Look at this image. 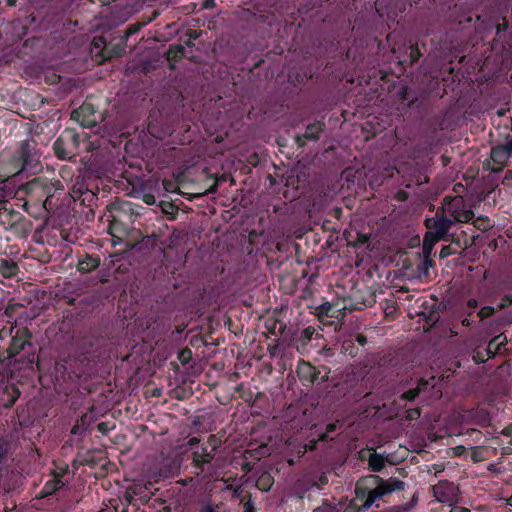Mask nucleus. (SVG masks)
<instances>
[{"mask_svg": "<svg viewBox=\"0 0 512 512\" xmlns=\"http://www.w3.org/2000/svg\"><path fill=\"white\" fill-rule=\"evenodd\" d=\"M403 488L404 482L396 478L383 480L375 475L364 477L356 485L352 506L358 512L367 510L383 496Z\"/></svg>", "mask_w": 512, "mask_h": 512, "instance_id": "nucleus-1", "label": "nucleus"}, {"mask_svg": "<svg viewBox=\"0 0 512 512\" xmlns=\"http://www.w3.org/2000/svg\"><path fill=\"white\" fill-rule=\"evenodd\" d=\"M442 214L453 221L468 222L472 219V212L464 209V200L460 196L446 198L442 206Z\"/></svg>", "mask_w": 512, "mask_h": 512, "instance_id": "nucleus-2", "label": "nucleus"}, {"mask_svg": "<svg viewBox=\"0 0 512 512\" xmlns=\"http://www.w3.org/2000/svg\"><path fill=\"white\" fill-rule=\"evenodd\" d=\"M433 493L437 501L452 503L457 500L458 488L452 482L441 481L433 487Z\"/></svg>", "mask_w": 512, "mask_h": 512, "instance_id": "nucleus-3", "label": "nucleus"}, {"mask_svg": "<svg viewBox=\"0 0 512 512\" xmlns=\"http://www.w3.org/2000/svg\"><path fill=\"white\" fill-rule=\"evenodd\" d=\"M454 221L444 214H436L435 217L426 219L425 224L428 230H431L442 239L447 235Z\"/></svg>", "mask_w": 512, "mask_h": 512, "instance_id": "nucleus-4", "label": "nucleus"}, {"mask_svg": "<svg viewBox=\"0 0 512 512\" xmlns=\"http://www.w3.org/2000/svg\"><path fill=\"white\" fill-rule=\"evenodd\" d=\"M442 238L440 236H438L437 234H435L434 232H432L431 230H429L425 236H424V239H423V252L424 254L426 255H430L434 245L439 241L441 240Z\"/></svg>", "mask_w": 512, "mask_h": 512, "instance_id": "nucleus-5", "label": "nucleus"}, {"mask_svg": "<svg viewBox=\"0 0 512 512\" xmlns=\"http://www.w3.org/2000/svg\"><path fill=\"white\" fill-rule=\"evenodd\" d=\"M297 372L301 378L307 379L310 378L311 382H314L316 378V373L314 368L305 362H302L299 364Z\"/></svg>", "mask_w": 512, "mask_h": 512, "instance_id": "nucleus-6", "label": "nucleus"}, {"mask_svg": "<svg viewBox=\"0 0 512 512\" xmlns=\"http://www.w3.org/2000/svg\"><path fill=\"white\" fill-rule=\"evenodd\" d=\"M384 459L381 455L371 454L369 458V466L372 471L379 472L384 467Z\"/></svg>", "mask_w": 512, "mask_h": 512, "instance_id": "nucleus-7", "label": "nucleus"}, {"mask_svg": "<svg viewBox=\"0 0 512 512\" xmlns=\"http://www.w3.org/2000/svg\"><path fill=\"white\" fill-rule=\"evenodd\" d=\"M212 459V456L210 452L207 451L206 448H203V451L201 453L195 452L194 453V462L197 465L208 463Z\"/></svg>", "mask_w": 512, "mask_h": 512, "instance_id": "nucleus-8", "label": "nucleus"}, {"mask_svg": "<svg viewBox=\"0 0 512 512\" xmlns=\"http://www.w3.org/2000/svg\"><path fill=\"white\" fill-rule=\"evenodd\" d=\"M62 486V483L60 480H52L45 484L43 491L45 494H50L56 490H58Z\"/></svg>", "mask_w": 512, "mask_h": 512, "instance_id": "nucleus-9", "label": "nucleus"}, {"mask_svg": "<svg viewBox=\"0 0 512 512\" xmlns=\"http://www.w3.org/2000/svg\"><path fill=\"white\" fill-rule=\"evenodd\" d=\"M320 131H321L320 125H312L307 128L306 136L308 138L316 139V138H318V134Z\"/></svg>", "mask_w": 512, "mask_h": 512, "instance_id": "nucleus-10", "label": "nucleus"}, {"mask_svg": "<svg viewBox=\"0 0 512 512\" xmlns=\"http://www.w3.org/2000/svg\"><path fill=\"white\" fill-rule=\"evenodd\" d=\"M422 384H419L416 389L409 390L402 394V398L406 400H413L421 390Z\"/></svg>", "mask_w": 512, "mask_h": 512, "instance_id": "nucleus-11", "label": "nucleus"}, {"mask_svg": "<svg viewBox=\"0 0 512 512\" xmlns=\"http://www.w3.org/2000/svg\"><path fill=\"white\" fill-rule=\"evenodd\" d=\"M506 341V337L502 336V335H499L497 337H495L490 343H489V349H491L492 347H498L499 345H502L504 344V342Z\"/></svg>", "mask_w": 512, "mask_h": 512, "instance_id": "nucleus-12", "label": "nucleus"}, {"mask_svg": "<svg viewBox=\"0 0 512 512\" xmlns=\"http://www.w3.org/2000/svg\"><path fill=\"white\" fill-rule=\"evenodd\" d=\"M453 454L456 456L462 455L465 451V447L462 445L456 446L453 449Z\"/></svg>", "mask_w": 512, "mask_h": 512, "instance_id": "nucleus-13", "label": "nucleus"}, {"mask_svg": "<svg viewBox=\"0 0 512 512\" xmlns=\"http://www.w3.org/2000/svg\"><path fill=\"white\" fill-rule=\"evenodd\" d=\"M450 512H470V510L465 507L454 506L451 508Z\"/></svg>", "mask_w": 512, "mask_h": 512, "instance_id": "nucleus-14", "label": "nucleus"}, {"mask_svg": "<svg viewBox=\"0 0 512 512\" xmlns=\"http://www.w3.org/2000/svg\"><path fill=\"white\" fill-rule=\"evenodd\" d=\"M198 443H199V439H198V438H196V437H193V438H191V439L188 441V443H187V444H188L190 447H192V446H194V445H196V444H198Z\"/></svg>", "mask_w": 512, "mask_h": 512, "instance_id": "nucleus-15", "label": "nucleus"}, {"mask_svg": "<svg viewBox=\"0 0 512 512\" xmlns=\"http://www.w3.org/2000/svg\"><path fill=\"white\" fill-rule=\"evenodd\" d=\"M498 153H499V150H496V149L492 150V156L494 159L497 157Z\"/></svg>", "mask_w": 512, "mask_h": 512, "instance_id": "nucleus-16", "label": "nucleus"}, {"mask_svg": "<svg viewBox=\"0 0 512 512\" xmlns=\"http://www.w3.org/2000/svg\"><path fill=\"white\" fill-rule=\"evenodd\" d=\"M506 433L512 435V425L506 428Z\"/></svg>", "mask_w": 512, "mask_h": 512, "instance_id": "nucleus-17", "label": "nucleus"}, {"mask_svg": "<svg viewBox=\"0 0 512 512\" xmlns=\"http://www.w3.org/2000/svg\"><path fill=\"white\" fill-rule=\"evenodd\" d=\"M335 427H336V425H335V424H330V425L328 426V431L330 432V431L334 430V429H335Z\"/></svg>", "mask_w": 512, "mask_h": 512, "instance_id": "nucleus-18", "label": "nucleus"}, {"mask_svg": "<svg viewBox=\"0 0 512 512\" xmlns=\"http://www.w3.org/2000/svg\"><path fill=\"white\" fill-rule=\"evenodd\" d=\"M468 303H469V305H470L471 307L476 306V301H474V300H470Z\"/></svg>", "mask_w": 512, "mask_h": 512, "instance_id": "nucleus-19", "label": "nucleus"}, {"mask_svg": "<svg viewBox=\"0 0 512 512\" xmlns=\"http://www.w3.org/2000/svg\"><path fill=\"white\" fill-rule=\"evenodd\" d=\"M446 255H447V251H445V248H443L441 251V256L445 257Z\"/></svg>", "mask_w": 512, "mask_h": 512, "instance_id": "nucleus-20", "label": "nucleus"}, {"mask_svg": "<svg viewBox=\"0 0 512 512\" xmlns=\"http://www.w3.org/2000/svg\"><path fill=\"white\" fill-rule=\"evenodd\" d=\"M165 190L170 191L171 185H167V183L164 184Z\"/></svg>", "mask_w": 512, "mask_h": 512, "instance_id": "nucleus-21", "label": "nucleus"}, {"mask_svg": "<svg viewBox=\"0 0 512 512\" xmlns=\"http://www.w3.org/2000/svg\"><path fill=\"white\" fill-rule=\"evenodd\" d=\"M165 190L170 191L171 185H167V183L164 184Z\"/></svg>", "mask_w": 512, "mask_h": 512, "instance_id": "nucleus-22", "label": "nucleus"}, {"mask_svg": "<svg viewBox=\"0 0 512 512\" xmlns=\"http://www.w3.org/2000/svg\"><path fill=\"white\" fill-rule=\"evenodd\" d=\"M418 414H419V413H418V411H417V410H415V411H413V412L411 413L410 417L412 418L413 416L418 415Z\"/></svg>", "mask_w": 512, "mask_h": 512, "instance_id": "nucleus-23", "label": "nucleus"}, {"mask_svg": "<svg viewBox=\"0 0 512 512\" xmlns=\"http://www.w3.org/2000/svg\"><path fill=\"white\" fill-rule=\"evenodd\" d=\"M202 512H213L211 508H205Z\"/></svg>", "mask_w": 512, "mask_h": 512, "instance_id": "nucleus-24", "label": "nucleus"}, {"mask_svg": "<svg viewBox=\"0 0 512 512\" xmlns=\"http://www.w3.org/2000/svg\"><path fill=\"white\" fill-rule=\"evenodd\" d=\"M80 269H81V270L86 269V267H84V263H81V264H80Z\"/></svg>", "mask_w": 512, "mask_h": 512, "instance_id": "nucleus-25", "label": "nucleus"}, {"mask_svg": "<svg viewBox=\"0 0 512 512\" xmlns=\"http://www.w3.org/2000/svg\"><path fill=\"white\" fill-rule=\"evenodd\" d=\"M12 350L15 351V353H18V350H16V343L14 344V346L12 347Z\"/></svg>", "mask_w": 512, "mask_h": 512, "instance_id": "nucleus-26", "label": "nucleus"}, {"mask_svg": "<svg viewBox=\"0 0 512 512\" xmlns=\"http://www.w3.org/2000/svg\"><path fill=\"white\" fill-rule=\"evenodd\" d=\"M508 503H509V505H511V506H512V495L510 496V498H509V500H508Z\"/></svg>", "mask_w": 512, "mask_h": 512, "instance_id": "nucleus-27", "label": "nucleus"}, {"mask_svg": "<svg viewBox=\"0 0 512 512\" xmlns=\"http://www.w3.org/2000/svg\"><path fill=\"white\" fill-rule=\"evenodd\" d=\"M244 512H252V511L246 506Z\"/></svg>", "mask_w": 512, "mask_h": 512, "instance_id": "nucleus-28", "label": "nucleus"}, {"mask_svg": "<svg viewBox=\"0 0 512 512\" xmlns=\"http://www.w3.org/2000/svg\"><path fill=\"white\" fill-rule=\"evenodd\" d=\"M24 346H25V342H23L20 346L21 349H24Z\"/></svg>", "mask_w": 512, "mask_h": 512, "instance_id": "nucleus-29", "label": "nucleus"}, {"mask_svg": "<svg viewBox=\"0 0 512 512\" xmlns=\"http://www.w3.org/2000/svg\"><path fill=\"white\" fill-rule=\"evenodd\" d=\"M210 441H215V437L214 436H210Z\"/></svg>", "mask_w": 512, "mask_h": 512, "instance_id": "nucleus-30", "label": "nucleus"}]
</instances>
